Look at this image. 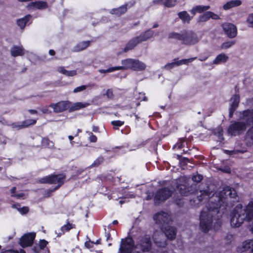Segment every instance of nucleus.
Wrapping results in <instances>:
<instances>
[{
	"label": "nucleus",
	"instance_id": "nucleus-1",
	"mask_svg": "<svg viewBox=\"0 0 253 253\" xmlns=\"http://www.w3.org/2000/svg\"><path fill=\"white\" fill-rule=\"evenodd\" d=\"M236 191L229 186L225 187L210 201L206 208L203 210L200 216V226L204 232L209 231L214 221H217L226 211V207L232 206L237 201Z\"/></svg>",
	"mask_w": 253,
	"mask_h": 253
},
{
	"label": "nucleus",
	"instance_id": "nucleus-2",
	"mask_svg": "<svg viewBox=\"0 0 253 253\" xmlns=\"http://www.w3.org/2000/svg\"><path fill=\"white\" fill-rule=\"evenodd\" d=\"M231 226L234 228L240 227L245 221L253 219V202L249 203L246 208L238 204L230 215Z\"/></svg>",
	"mask_w": 253,
	"mask_h": 253
},
{
	"label": "nucleus",
	"instance_id": "nucleus-3",
	"mask_svg": "<svg viewBox=\"0 0 253 253\" xmlns=\"http://www.w3.org/2000/svg\"><path fill=\"white\" fill-rule=\"evenodd\" d=\"M177 189L181 196H188L196 192L197 199L199 202L208 199L212 193L210 187L205 188L196 191V185H190L185 178H180L177 182Z\"/></svg>",
	"mask_w": 253,
	"mask_h": 253
},
{
	"label": "nucleus",
	"instance_id": "nucleus-4",
	"mask_svg": "<svg viewBox=\"0 0 253 253\" xmlns=\"http://www.w3.org/2000/svg\"><path fill=\"white\" fill-rule=\"evenodd\" d=\"M169 38L180 41L182 44L191 45L199 41L197 34L191 30L182 31L180 33L171 32L169 34Z\"/></svg>",
	"mask_w": 253,
	"mask_h": 253
},
{
	"label": "nucleus",
	"instance_id": "nucleus-5",
	"mask_svg": "<svg viewBox=\"0 0 253 253\" xmlns=\"http://www.w3.org/2000/svg\"><path fill=\"white\" fill-rule=\"evenodd\" d=\"M65 178V176L63 174L51 175L41 178L40 180V182L41 183H58V185L51 191V192H53L54 190L58 189L64 183Z\"/></svg>",
	"mask_w": 253,
	"mask_h": 253
},
{
	"label": "nucleus",
	"instance_id": "nucleus-6",
	"mask_svg": "<svg viewBox=\"0 0 253 253\" xmlns=\"http://www.w3.org/2000/svg\"><path fill=\"white\" fill-rule=\"evenodd\" d=\"M134 241L131 238L122 239L118 253H131L135 249ZM133 253H142L139 251H134Z\"/></svg>",
	"mask_w": 253,
	"mask_h": 253
},
{
	"label": "nucleus",
	"instance_id": "nucleus-7",
	"mask_svg": "<svg viewBox=\"0 0 253 253\" xmlns=\"http://www.w3.org/2000/svg\"><path fill=\"white\" fill-rule=\"evenodd\" d=\"M173 193L172 189L169 187H164L158 190L154 197V202L155 204H160L163 202L170 197L171 196Z\"/></svg>",
	"mask_w": 253,
	"mask_h": 253
},
{
	"label": "nucleus",
	"instance_id": "nucleus-8",
	"mask_svg": "<svg viewBox=\"0 0 253 253\" xmlns=\"http://www.w3.org/2000/svg\"><path fill=\"white\" fill-rule=\"evenodd\" d=\"M246 129L247 126L245 123L242 122H234L229 126L227 132L230 135L236 136L241 134L245 131Z\"/></svg>",
	"mask_w": 253,
	"mask_h": 253
},
{
	"label": "nucleus",
	"instance_id": "nucleus-9",
	"mask_svg": "<svg viewBox=\"0 0 253 253\" xmlns=\"http://www.w3.org/2000/svg\"><path fill=\"white\" fill-rule=\"evenodd\" d=\"M152 242L149 235H145L140 237L135 246V249H140L142 252H148L151 249Z\"/></svg>",
	"mask_w": 253,
	"mask_h": 253
},
{
	"label": "nucleus",
	"instance_id": "nucleus-10",
	"mask_svg": "<svg viewBox=\"0 0 253 253\" xmlns=\"http://www.w3.org/2000/svg\"><path fill=\"white\" fill-rule=\"evenodd\" d=\"M153 218L156 223L160 225L162 229L165 227V224L166 226L171 220L170 215L168 213L164 211H161L155 214Z\"/></svg>",
	"mask_w": 253,
	"mask_h": 253
},
{
	"label": "nucleus",
	"instance_id": "nucleus-11",
	"mask_svg": "<svg viewBox=\"0 0 253 253\" xmlns=\"http://www.w3.org/2000/svg\"><path fill=\"white\" fill-rule=\"evenodd\" d=\"M36 236L35 233H30L24 235L20 240V245L23 247L25 248L28 246H31L35 239Z\"/></svg>",
	"mask_w": 253,
	"mask_h": 253
},
{
	"label": "nucleus",
	"instance_id": "nucleus-12",
	"mask_svg": "<svg viewBox=\"0 0 253 253\" xmlns=\"http://www.w3.org/2000/svg\"><path fill=\"white\" fill-rule=\"evenodd\" d=\"M239 119L241 120L245 121L246 125H251L253 124V109L241 112Z\"/></svg>",
	"mask_w": 253,
	"mask_h": 253
},
{
	"label": "nucleus",
	"instance_id": "nucleus-13",
	"mask_svg": "<svg viewBox=\"0 0 253 253\" xmlns=\"http://www.w3.org/2000/svg\"><path fill=\"white\" fill-rule=\"evenodd\" d=\"M70 103L69 101H62L57 103H52L50 107L53 109L54 112L60 113L68 109L70 107Z\"/></svg>",
	"mask_w": 253,
	"mask_h": 253
},
{
	"label": "nucleus",
	"instance_id": "nucleus-14",
	"mask_svg": "<svg viewBox=\"0 0 253 253\" xmlns=\"http://www.w3.org/2000/svg\"><path fill=\"white\" fill-rule=\"evenodd\" d=\"M237 252L240 253L249 252L250 253H253V239L243 242L240 246L238 247Z\"/></svg>",
	"mask_w": 253,
	"mask_h": 253
},
{
	"label": "nucleus",
	"instance_id": "nucleus-15",
	"mask_svg": "<svg viewBox=\"0 0 253 253\" xmlns=\"http://www.w3.org/2000/svg\"><path fill=\"white\" fill-rule=\"evenodd\" d=\"M222 27L228 37L233 38L236 36L237 29L234 25L231 23H225L222 25Z\"/></svg>",
	"mask_w": 253,
	"mask_h": 253
},
{
	"label": "nucleus",
	"instance_id": "nucleus-16",
	"mask_svg": "<svg viewBox=\"0 0 253 253\" xmlns=\"http://www.w3.org/2000/svg\"><path fill=\"white\" fill-rule=\"evenodd\" d=\"M240 102L239 95H234L230 99V107L229 108V117L232 118L234 112L237 108Z\"/></svg>",
	"mask_w": 253,
	"mask_h": 253
},
{
	"label": "nucleus",
	"instance_id": "nucleus-17",
	"mask_svg": "<svg viewBox=\"0 0 253 253\" xmlns=\"http://www.w3.org/2000/svg\"><path fill=\"white\" fill-rule=\"evenodd\" d=\"M27 7L28 9H38L42 10L46 9L48 7V4L45 1H36L29 3Z\"/></svg>",
	"mask_w": 253,
	"mask_h": 253
},
{
	"label": "nucleus",
	"instance_id": "nucleus-18",
	"mask_svg": "<svg viewBox=\"0 0 253 253\" xmlns=\"http://www.w3.org/2000/svg\"><path fill=\"white\" fill-rule=\"evenodd\" d=\"M165 236L170 240L175 239L176 234V229L174 227L166 225L163 229H162Z\"/></svg>",
	"mask_w": 253,
	"mask_h": 253
},
{
	"label": "nucleus",
	"instance_id": "nucleus-19",
	"mask_svg": "<svg viewBox=\"0 0 253 253\" xmlns=\"http://www.w3.org/2000/svg\"><path fill=\"white\" fill-rule=\"evenodd\" d=\"M140 43H141V42L138 36L134 37L128 41V42L126 43V47L124 48L123 50L124 52H126L128 50L133 49L137 45Z\"/></svg>",
	"mask_w": 253,
	"mask_h": 253
},
{
	"label": "nucleus",
	"instance_id": "nucleus-20",
	"mask_svg": "<svg viewBox=\"0 0 253 253\" xmlns=\"http://www.w3.org/2000/svg\"><path fill=\"white\" fill-rule=\"evenodd\" d=\"M135 59L128 58L122 61V66H117L118 70L132 69Z\"/></svg>",
	"mask_w": 253,
	"mask_h": 253
},
{
	"label": "nucleus",
	"instance_id": "nucleus-21",
	"mask_svg": "<svg viewBox=\"0 0 253 253\" xmlns=\"http://www.w3.org/2000/svg\"><path fill=\"white\" fill-rule=\"evenodd\" d=\"M163 233L158 234L155 233L153 236V240L157 246L160 247H164L167 245L166 241L164 240H161L162 237H164Z\"/></svg>",
	"mask_w": 253,
	"mask_h": 253
},
{
	"label": "nucleus",
	"instance_id": "nucleus-22",
	"mask_svg": "<svg viewBox=\"0 0 253 253\" xmlns=\"http://www.w3.org/2000/svg\"><path fill=\"white\" fill-rule=\"evenodd\" d=\"M90 42L83 41L78 43L76 46H74L73 51L74 52H79L85 49L90 45Z\"/></svg>",
	"mask_w": 253,
	"mask_h": 253
},
{
	"label": "nucleus",
	"instance_id": "nucleus-23",
	"mask_svg": "<svg viewBox=\"0 0 253 253\" xmlns=\"http://www.w3.org/2000/svg\"><path fill=\"white\" fill-rule=\"evenodd\" d=\"M11 55L13 57L24 55V48L22 46H13L10 49Z\"/></svg>",
	"mask_w": 253,
	"mask_h": 253
},
{
	"label": "nucleus",
	"instance_id": "nucleus-24",
	"mask_svg": "<svg viewBox=\"0 0 253 253\" xmlns=\"http://www.w3.org/2000/svg\"><path fill=\"white\" fill-rule=\"evenodd\" d=\"M154 35V32L151 29H149L142 33L140 36H138V37L141 42L152 38Z\"/></svg>",
	"mask_w": 253,
	"mask_h": 253
},
{
	"label": "nucleus",
	"instance_id": "nucleus-25",
	"mask_svg": "<svg viewBox=\"0 0 253 253\" xmlns=\"http://www.w3.org/2000/svg\"><path fill=\"white\" fill-rule=\"evenodd\" d=\"M146 68V65L145 63L138 59H134L132 70L136 71H142L144 70Z\"/></svg>",
	"mask_w": 253,
	"mask_h": 253
},
{
	"label": "nucleus",
	"instance_id": "nucleus-26",
	"mask_svg": "<svg viewBox=\"0 0 253 253\" xmlns=\"http://www.w3.org/2000/svg\"><path fill=\"white\" fill-rule=\"evenodd\" d=\"M210 8L209 5H198L194 7L191 10L190 12L194 15L196 13H202L203 11H206Z\"/></svg>",
	"mask_w": 253,
	"mask_h": 253
},
{
	"label": "nucleus",
	"instance_id": "nucleus-27",
	"mask_svg": "<svg viewBox=\"0 0 253 253\" xmlns=\"http://www.w3.org/2000/svg\"><path fill=\"white\" fill-rule=\"evenodd\" d=\"M242 4V1L240 0H231L227 2H226L223 5V9L225 10H227L230 9L232 7L238 6Z\"/></svg>",
	"mask_w": 253,
	"mask_h": 253
},
{
	"label": "nucleus",
	"instance_id": "nucleus-28",
	"mask_svg": "<svg viewBox=\"0 0 253 253\" xmlns=\"http://www.w3.org/2000/svg\"><path fill=\"white\" fill-rule=\"evenodd\" d=\"M127 10V4L122 5L117 8L112 9L110 13L112 14H116L117 15H121L125 13Z\"/></svg>",
	"mask_w": 253,
	"mask_h": 253
},
{
	"label": "nucleus",
	"instance_id": "nucleus-29",
	"mask_svg": "<svg viewBox=\"0 0 253 253\" xmlns=\"http://www.w3.org/2000/svg\"><path fill=\"white\" fill-rule=\"evenodd\" d=\"M228 59V57L226 54L221 53L216 57L212 63L214 64H219L221 63L226 62Z\"/></svg>",
	"mask_w": 253,
	"mask_h": 253
},
{
	"label": "nucleus",
	"instance_id": "nucleus-30",
	"mask_svg": "<svg viewBox=\"0 0 253 253\" xmlns=\"http://www.w3.org/2000/svg\"><path fill=\"white\" fill-rule=\"evenodd\" d=\"M178 17L183 22L189 23L193 17H191L186 11H183L178 13Z\"/></svg>",
	"mask_w": 253,
	"mask_h": 253
},
{
	"label": "nucleus",
	"instance_id": "nucleus-31",
	"mask_svg": "<svg viewBox=\"0 0 253 253\" xmlns=\"http://www.w3.org/2000/svg\"><path fill=\"white\" fill-rule=\"evenodd\" d=\"M31 17V16L29 14L21 19H18L17 20V24L18 26H19L21 29H23Z\"/></svg>",
	"mask_w": 253,
	"mask_h": 253
},
{
	"label": "nucleus",
	"instance_id": "nucleus-32",
	"mask_svg": "<svg viewBox=\"0 0 253 253\" xmlns=\"http://www.w3.org/2000/svg\"><path fill=\"white\" fill-rule=\"evenodd\" d=\"M57 71L61 74L69 77L74 76L77 74V72L76 70L67 71L63 67H58Z\"/></svg>",
	"mask_w": 253,
	"mask_h": 253
},
{
	"label": "nucleus",
	"instance_id": "nucleus-33",
	"mask_svg": "<svg viewBox=\"0 0 253 253\" xmlns=\"http://www.w3.org/2000/svg\"><path fill=\"white\" fill-rule=\"evenodd\" d=\"M74 228H75V225L68 223L66 225L63 226L61 228V232L58 233L56 231V233L57 234L58 237H60L62 234H64L65 231H68Z\"/></svg>",
	"mask_w": 253,
	"mask_h": 253
},
{
	"label": "nucleus",
	"instance_id": "nucleus-34",
	"mask_svg": "<svg viewBox=\"0 0 253 253\" xmlns=\"http://www.w3.org/2000/svg\"><path fill=\"white\" fill-rule=\"evenodd\" d=\"M87 104H83L81 102H77L72 105V106L70 108V111L72 112L74 111H76L79 110L81 108H84L86 107Z\"/></svg>",
	"mask_w": 253,
	"mask_h": 253
},
{
	"label": "nucleus",
	"instance_id": "nucleus-35",
	"mask_svg": "<svg viewBox=\"0 0 253 253\" xmlns=\"http://www.w3.org/2000/svg\"><path fill=\"white\" fill-rule=\"evenodd\" d=\"M158 2L164 4L167 7H171L174 6L176 2V0H158Z\"/></svg>",
	"mask_w": 253,
	"mask_h": 253
},
{
	"label": "nucleus",
	"instance_id": "nucleus-36",
	"mask_svg": "<svg viewBox=\"0 0 253 253\" xmlns=\"http://www.w3.org/2000/svg\"><path fill=\"white\" fill-rule=\"evenodd\" d=\"M209 14V11H208L200 15L197 19V22L200 23L208 21L210 19Z\"/></svg>",
	"mask_w": 253,
	"mask_h": 253
},
{
	"label": "nucleus",
	"instance_id": "nucleus-37",
	"mask_svg": "<svg viewBox=\"0 0 253 253\" xmlns=\"http://www.w3.org/2000/svg\"><path fill=\"white\" fill-rule=\"evenodd\" d=\"M36 123V120L31 119L27 120L21 122L22 128L27 127L31 125H35Z\"/></svg>",
	"mask_w": 253,
	"mask_h": 253
},
{
	"label": "nucleus",
	"instance_id": "nucleus-38",
	"mask_svg": "<svg viewBox=\"0 0 253 253\" xmlns=\"http://www.w3.org/2000/svg\"><path fill=\"white\" fill-rule=\"evenodd\" d=\"M42 145L45 147H51L53 146V143L52 141H50L47 138H43L42 139Z\"/></svg>",
	"mask_w": 253,
	"mask_h": 253
},
{
	"label": "nucleus",
	"instance_id": "nucleus-39",
	"mask_svg": "<svg viewBox=\"0 0 253 253\" xmlns=\"http://www.w3.org/2000/svg\"><path fill=\"white\" fill-rule=\"evenodd\" d=\"M197 57H193L188 59H182L176 62L177 66H179L182 64H186L188 62H192Z\"/></svg>",
	"mask_w": 253,
	"mask_h": 253
},
{
	"label": "nucleus",
	"instance_id": "nucleus-40",
	"mask_svg": "<svg viewBox=\"0 0 253 253\" xmlns=\"http://www.w3.org/2000/svg\"><path fill=\"white\" fill-rule=\"evenodd\" d=\"M234 43L235 42L233 41L225 42L221 44V48L222 49H227L231 47Z\"/></svg>",
	"mask_w": 253,
	"mask_h": 253
},
{
	"label": "nucleus",
	"instance_id": "nucleus-41",
	"mask_svg": "<svg viewBox=\"0 0 253 253\" xmlns=\"http://www.w3.org/2000/svg\"><path fill=\"white\" fill-rule=\"evenodd\" d=\"M104 159L102 157H100L98 158L94 162L92 163L91 167H97L99 166L101 163L103 162Z\"/></svg>",
	"mask_w": 253,
	"mask_h": 253
},
{
	"label": "nucleus",
	"instance_id": "nucleus-42",
	"mask_svg": "<svg viewBox=\"0 0 253 253\" xmlns=\"http://www.w3.org/2000/svg\"><path fill=\"white\" fill-rule=\"evenodd\" d=\"M116 70H118L117 67H113L108 68L107 70L100 69L99 70V72L100 73H107L112 72H114Z\"/></svg>",
	"mask_w": 253,
	"mask_h": 253
},
{
	"label": "nucleus",
	"instance_id": "nucleus-43",
	"mask_svg": "<svg viewBox=\"0 0 253 253\" xmlns=\"http://www.w3.org/2000/svg\"><path fill=\"white\" fill-rule=\"evenodd\" d=\"M192 179L194 181L199 182L203 179V176L200 174L193 175L192 177Z\"/></svg>",
	"mask_w": 253,
	"mask_h": 253
},
{
	"label": "nucleus",
	"instance_id": "nucleus-44",
	"mask_svg": "<svg viewBox=\"0 0 253 253\" xmlns=\"http://www.w3.org/2000/svg\"><path fill=\"white\" fill-rule=\"evenodd\" d=\"M86 87H87V86L85 85H83L80 86H78L74 89L73 92L77 93L79 92L85 90L86 88Z\"/></svg>",
	"mask_w": 253,
	"mask_h": 253
},
{
	"label": "nucleus",
	"instance_id": "nucleus-45",
	"mask_svg": "<svg viewBox=\"0 0 253 253\" xmlns=\"http://www.w3.org/2000/svg\"><path fill=\"white\" fill-rule=\"evenodd\" d=\"M177 66L176 62H173L167 64L165 66L164 68L167 70L170 69L174 67Z\"/></svg>",
	"mask_w": 253,
	"mask_h": 253
},
{
	"label": "nucleus",
	"instance_id": "nucleus-46",
	"mask_svg": "<svg viewBox=\"0 0 253 253\" xmlns=\"http://www.w3.org/2000/svg\"><path fill=\"white\" fill-rule=\"evenodd\" d=\"M11 126L13 128H15L18 130L22 128L21 122L13 123L11 124Z\"/></svg>",
	"mask_w": 253,
	"mask_h": 253
},
{
	"label": "nucleus",
	"instance_id": "nucleus-47",
	"mask_svg": "<svg viewBox=\"0 0 253 253\" xmlns=\"http://www.w3.org/2000/svg\"><path fill=\"white\" fill-rule=\"evenodd\" d=\"M124 124V122L121 121H113L111 122V124L115 126H120Z\"/></svg>",
	"mask_w": 253,
	"mask_h": 253
},
{
	"label": "nucleus",
	"instance_id": "nucleus-48",
	"mask_svg": "<svg viewBox=\"0 0 253 253\" xmlns=\"http://www.w3.org/2000/svg\"><path fill=\"white\" fill-rule=\"evenodd\" d=\"M47 242L44 240H41L39 243V247L40 250L43 249L47 244Z\"/></svg>",
	"mask_w": 253,
	"mask_h": 253
},
{
	"label": "nucleus",
	"instance_id": "nucleus-49",
	"mask_svg": "<svg viewBox=\"0 0 253 253\" xmlns=\"http://www.w3.org/2000/svg\"><path fill=\"white\" fill-rule=\"evenodd\" d=\"M209 19L211 18L214 20L219 19V17L217 14L214 13L212 12L209 11Z\"/></svg>",
	"mask_w": 253,
	"mask_h": 253
},
{
	"label": "nucleus",
	"instance_id": "nucleus-50",
	"mask_svg": "<svg viewBox=\"0 0 253 253\" xmlns=\"http://www.w3.org/2000/svg\"><path fill=\"white\" fill-rule=\"evenodd\" d=\"M106 95L108 98H112L114 96L113 90L111 89H107L106 92Z\"/></svg>",
	"mask_w": 253,
	"mask_h": 253
},
{
	"label": "nucleus",
	"instance_id": "nucleus-51",
	"mask_svg": "<svg viewBox=\"0 0 253 253\" xmlns=\"http://www.w3.org/2000/svg\"><path fill=\"white\" fill-rule=\"evenodd\" d=\"M18 211L22 214H25L28 212L29 208L27 207H24L21 209H18Z\"/></svg>",
	"mask_w": 253,
	"mask_h": 253
},
{
	"label": "nucleus",
	"instance_id": "nucleus-52",
	"mask_svg": "<svg viewBox=\"0 0 253 253\" xmlns=\"http://www.w3.org/2000/svg\"><path fill=\"white\" fill-rule=\"evenodd\" d=\"M248 136L253 140V126L251 127L249 130L248 131L247 133Z\"/></svg>",
	"mask_w": 253,
	"mask_h": 253
},
{
	"label": "nucleus",
	"instance_id": "nucleus-53",
	"mask_svg": "<svg viewBox=\"0 0 253 253\" xmlns=\"http://www.w3.org/2000/svg\"><path fill=\"white\" fill-rule=\"evenodd\" d=\"M247 21L251 25L253 24V13L250 14L248 17Z\"/></svg>",
	"mask_w": 253,
	"mask_h": 253
},
{
	"label": "nucleus",
	"instance_id": "nucleus-54",
	"mask_svg": "<svg viewBox=\"0 0 253 253\" xmlns=\"http://www.w3.org/2000/svg\"><path fill=\"white\" fill-rule=\"evenodd\" d=\"M89 140L92 142H95L97 141V137L95 135H93L91 133V135L89 137Z\"/></svg>",
	"mask_w": 253,
	"mask_h": 253
},
{
	"label": "nucleus",
	"instance_id": "nucleus-55",
	"mask_svg": "<svg viewBox=\"0 0 253 253\" xmlns=\"http://www.w3.org/2000/svg\"><path fill=\"white\" fill-rule=\"evenodd\" d=\"M223 130L221 128H219L218 129V137L219 139H221V140H223Z\"/></svg>",
	"mask_w": 253,
	"mask_h": 253
},
{
	"label": "nucleus",
	"instance_id": "nucleus-56",
	"mask_svg": "<svg viewBox=\"0 0 253 253\" xmlns=\"http://www.w3.org/2000/svg\"><path fill=\"white\" fill-rule=\"evenodd\" d=\"M13 197H16L17 198H20L24 196L23 193H20L17 194H13L12 195Z\"/></svg>",
	"mask_w": 253,
	"mask_h": 253
},
{
	"label": "nucleus",
	"instance_id": "nucleus-57",
	"mask_svg": "<svg viewBox=\"0 0 253 253\" xmlns=\"http://www.w3.org/2000/svg\"><path fill=\"white\" fill-rule=\"evenodd\" d=\"M42 111L44 114H48L50 113V111L47 108L42 109Z\"/></svg>",
	"mask_w": 253,
	"mask_h": 253
},
{
	"label": "nucleus",
	"instance_id": "nucleus-58",
	"mask_svg": "<svg viewBox=\"0 0 253 253\" xmlns=\"http://www.w3.org/2000/svg\"><path fill=\"white\" fill-rule=\"evenodd\" d=\"M28 111L32 114H36L38 113L36 110L33 109H30L28 110Z\"/></svg>",
	"mask_w": 253,
	"mask_h": 253
},
{
	"label": "nucleus",
	"instance_id": "nucleus-59",
	"mask_svg": "<svg viewBox=\"0 0 253 253\" xmlns=\"http://www.w3.org/2000/svg\"><path fill=\"white\" fill-rule=\"evenodd\" d=\"M249 230L252 233H253V221L249 225Z\"/></svg>",
	"mask_w": 253,
	"mask_h": 253
},
{
	"label": "nucleus",
	"instance_id": "nucleus-60",
	"mask_svg": "<svg viewBox=\"0 0 253 253\" xmlns=\"http://www.w3.org/2000/svg\"><path fill=\"white\" fill-rule=\"evenodd\" d=\"M40 250H40V247H38V248H37V247H34V248H33V251H34L35 253H39V251H40Z\"/></svg>",
	"mask_w": 253,
	"mask_h": 253
},
{
	"label": "nucleus",
	"instance_id": "nucleus-61",
	"mask_svg": "<svg viewBox=\"0 0 253 253\" xmlns=\"http://www.w3.org/2000/svg\"><path fill=\"white\" fill-rule=\"evenodd\" d=\"M49 54H50V55H55V51H54L53 50H52V49H50V50H49Z\"/></svg>",
	"mask_w": 253,
	"mask_h": 253
},
{
	"label": "nucleus",
	"instance_id": "nucleus-62",
	"mask_svg": "<svg viewBox=\"0 0 253 253\" xmlns=\"http://www.w3.org/2000/svg\"><path fill=\"white\" fill-rule=\"evenodd\" d=\"M13 208H16L18 210V209H21L19 205H14L12 206Z\"/></svg>",
	"mask_w": 253,
	"mask_h": 253
},
{
	"label": "nucleus",
	"instance_id": "nucleus-63",
	"mask_svg": "<svg viewBox=\"0 0 253 253\" xmlns=\"http://www.w3.org/2000/svg\"><path fill=\"white\" fill-rule=\"evenodd\" d=\"M15 190H16V187H12V189H11V194H13L15 193Z\"/></svg>",
	"mask_w": 253,
	"mask_h": 253
},
{
	"label": "nucleus",
	"instance_id": "nucleus-64",
	"mask_svg": "<svg viewBox=\"0 0 253 253\" xmlns=\"http://www.w3.org/2000/svg\"><path fill=\"white\" fill-rule=\"evenodd\" d=\"M92 130L93 131H97L98 130V127L97 126H93Z\"/></svg>",
	"mask_w": 253,
	"mask_h": 253
}]
</instances>
